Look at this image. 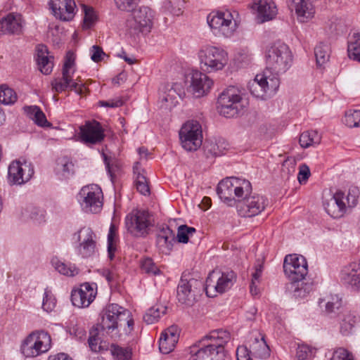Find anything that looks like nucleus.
Here are the masks:
<instances>
[{"label": "nucleus", "mask_w": 360, "mask_h": 360, "mask_svg": "<svg viewBox=\"0 0 360 360\" xmlns=\"http://www.w3.org/2000/svg\"><path fill=\"white\" fill-rule=\"evenodd\" d=\"M25 21L20 14L9 13L0 20V34H21Z\"/></svg>", "instance_id": "24"}, {"label": "nucleus", "mask_w": 360, "mask_h": 360, "mask_svg": "<svg viewBox=\"0 0 360 360\" xmlns=\"http://www.w3.org/2000/svg\"><path fill=\"white\" fill-rule=\"evenodd\" d=\"M25 112L32 119L36 124L40 127H47L50 124L47 121L45 114L39 107L37 105L26 106L24 108Z\"/></svg>", "instance_id": "38"}, {"label": "nucleus", "mask_w": 360, "mask_h": 360, "mask_svg": "<svg viewBox=\"0 0 360 360\" xmlns=\"http://www.w3.org/2000/svg\"><path fill=\"white\" fill-rule=\"evenodd\" d=\"M77 200L85 212L98 213L103 206V192L99 186L91 184L83 186L77 196Z\"/></svg>", "instance_id": "8"}, {"label": "nucleus", "mask_w": 360, "mask_h": 360, "mask_svg": "<svg viewBox=\"0 0 360 360\" xmlns=\"http://www.w3.org/2000/svg\"><path fill=\"white\" fill-rule=\"evenodd\" d=\"M30 218L38 223H41L44 219V211L38 207H31L30 210Z\"/></svg>", "instance_id": "63"}, {"label": "nucleus", "mask_w": 360, "mask_h": 360, "mask_svg": "<svg viewBox=\"0 0 360 360\" xmlns=\"http://www.w3.org/2000/svg\"><path fill=\"white\" fill-rule=\"evenodd\" d=\"M129 315V310L117 304H110L101 313V328L108 335H117L118 328L122 326V321L127 319Z\"/></svg>", "instance_id": "5"}, {"label": "nucleus", "mask_w": 360, "mask_h": 360, "mask_svg": "<svg viewBox=\"0 0 360 360\" xmlns=\"http://www.w3.org/2000/svg\"><path fill=\"white\" fill-rule=\"evenodd\" d=\"M288 289L295 298H304L312 291L313 284L311 282H306L305 280L290 281Z\"/></svg>", "instance_id": "34"}, {"label": "nucleus", "mask_w": 360, "mask_h": 360, "mask_svg": "<svg viewBox=\"0 0 360 360\" xmlns=\"http://www.w3.org/2000/svg\"><path fill=\"white\" fill-rule=\"evenodd\" d=\"M233 20V15L229 11H213L207 18V23L214 34L224 37H230L236 30V23Z\"/></svg>", "instance_id": "11"}, {"label": "nucleus", "mask_w": 360, "mask_h": 360, "mask_svg": "<svg viewBox=\"0 0 360 360\" xmlns=\"http://www.w3.org/2000/svg\"><path fill=\"white\" fill-rule=\"evenodd\" d=\"M134 174L135 176V186L137 191L143 195L150 194V188L148 180L143 173L141 172V165L136 162L133 167Z\"/></svg>", "instance_id": "36"}, {"label": "nucleus", "mask_w": 360, "mask_h": 360, "mask_svg": "<svg viewBox=\"0 0 360 360\" xmlns=\"http://www.w3.org/2000/svg\"><path fill=\"white\" fill-rule=\"evenodd\" d=\"M206 338L210 342L203 345H193L189 347L188 360H225L224 345L231 340V334L226 330H212Z\"/></svg>", "instance_id": "2"}, {"label": "nucleus", "mask_w": 360, "mask_h": 360, "mask_svg": "<svg viewBox=\"0 0 360 360\" xmlns=\"http://www.w3.org/2000/svg\"><path fill=\"white\" fill-rule=\"evenodd\" d=\"M258 17L262 22L272 20L277 14V8L272 0H258L255 3Z\"/></svg>", "instance_id": "30"}, {"label": "nucleus", "mask_w": 360, "mask_h": 360, "mask_svg": "<svg viewBox=\"0 0 360 360\" xmlns=\"http://www.w3.org/2000/svg\"><path fill=\"white\" fill-rule=\"evenodd\" d=\"M34 336V340L40 354L47 352L51 347V338L50 335L44 330H37L31 333Z\"/></svg>", "instance_id": "37"}, {"label": "nucleus", "mask_w": 360, "mask_h": 360, "mask_svg": "<svg viewBox=\"0 0 360 360\" xmlns=\"http://www.w3.org/2000/svg\"><path fill=\"white\" fill-rule=\"evenodd\" d=\"M310 176V170L307 165L303 164L300 167V171L297 175V179L300 184H305Z\"/></svg>", "instance_id": "64"}, {"label": "nucleus", "mask_w": 360, "mask_h": 360, "mask_svg": "<svg viewBox=\"0 0 360 360\" xmlns=\"http://www.w3.org/2000/svg\"><path fill=\"white\" fill-rule=\"evenodd\" d=\"M251 183L245 179L228 177L221 181L217 186V192L220 199L229 207L236 206V198L238 200L251 195Z\"/></svg>", "instance_id": "3"}, {"label": "nucleus", "mask_w": 360, "mask_h": 360, "mask_svg": "<svg viewBox=\"0 0 360 360\" xmlns=\"http://www.w3.org/2000/svg\"><path fill=\"white\" fill-rule=\"evenodd\" d=\"M82 10L84 13V27L89 28L91 27L96 20V15L93 8L86 5H82Z\"/></svg>", "instance_id": "56"}, {"label": "nucleus", "mask_w": 360, "mask_h": 360, "mask_svg": "<svg viewBox=\"0 0 360 360\" xmlns=\"http://www.w3.org/2000/svg\"><path fill=\"white\" fill-rule=\"evenodd\" d=\"M49 6L53 15L63 21L71 20L77 8L74 0H51Z\"/></svg>", "instance_id": "22"}, {"label": "nucleus", "mask_w": 360, "mask_h": 360, "mask_svg": "<svg viewBox=\"0 0 360 360\" xmlns=\"http://www.w3.org/2000/svg\"><path fill=\"white\" fill-rule=\"evenodd\" d=\"M166 312V307L161 305H155L147 310L143 315V321L147 324H153L157 322L161 315Z\"/></svg>", "instance_id": "43"}, {"label": "nucleus", "mask_w": 360, "mask_h": 360, "mask_svg": "<svg viewBox=\"0 0 360 360\" xmlns=\"http://www.w3.org/2000/svg\"><path fill=\"white\" fill-rule=\"evenodd\" d=\"M31 333L25 339L21 345V352L26 358L36 357L41 355L37 347L36 341Z\"/></svg>", "instance_id": "41"}, {"label": "nucleus", "mask_w": 360, "mask_h": 360, "mask_svg": "<svg viewBox=\"0 0 360 360\" xmlns=\"http://www.w3.org/2000/svg\"><path fill=\"white\" fill-rule=\"evenodd\" d=\"M253 352L259 358H266L269 356V349L262 338L260 341L255 339V343L252 347Z\"/></svg>", "instance_id": "53"}, {"label": "nucleus", "mask_w": 360, "mask_h": 360, "mask_svg": "<svg viewBox=\"0 0 360 360\" xmlns=\"http://www.w3.org/2000/svg\"><path fill=\"white\" fill-rule=\"evenodd\" d=\"M185 95L184 89L179 83H174L172 85L167 84L164 86L162 94L160 96L161 108L172 109L182 99Z\"/></svg>", "instance_id": "21"}, {"label": "nucleus", "mask_w": 360, "mask_h": 360, "mask_svg": "<svg viewBox=\"0 0 360 360\" xmlns=\"http://www.w3.org/2000/svg\"><path fill=\"white\" fill-rule=\"evenodd\" d=\"M184 2L181 0H169L165 2V7L173 15H180L182 13Z\"/></svg>", "instance_id": "57"}, {"label": "nucleus", "mask_w": 360, "mask_h": 360, "mask_svg": "<svg viewBox=\"0 0 360 360\" xmlns=\"http://www.w3.org/2000/svg\"><path fill=\"white\" fill-rule=\"evenodd\" d=\"M56 305V300L53 295L51 290L46 288L44 290L42 308L47 312L52 311Z\"/></svg>", "instance_id": "50"}, {"label": "nucleus", "mask_w": 360, "mask_h": 360, "mask_svg": "<svg viewBox=\"0 0 360 360\" xmlns=\"http://www.w3.org/2000/svg\"><path fill=\"white\" fill-rule=\"evenodd\" d=\"M149 214L145 210H136L127 215L125 226L127 231L136 237L143 236L148 233L150 225Z\"/></svg>", "instance_id": "17"}, {"label": "nucleus", "mask_w": 360, "mask_h": 360, "mask_svg": "<svg viewBox=\"0 0 360 360\" xmlns=\"http://www.w3.org/2000/svg\"><path fill=\"white\" fill-rule=\"evenodd\" d=\"M190 89L193 96L200 98L207 94L212 85L210 77L198 70H193L191 73Z\"/></svg>", "instance_id": "23"}, {"label": "nucleus", "mask_w": 360, "mask_h": 360, "mask_svg": "<svg viewBox=\"0 0 360 360\" xmlns=\"http://www.w3.org/2000/svg\"><path fill=\"white\" fill-rule=\"evenodd\" d=\"M181 146L187 151L197 150L202 143L201 124L196 120L186 122L179 131Z\"/></svg>", "instance_id": "10"}, {"label": "nucleus", "mask_w": 360, "mask_h": 360, "mask_svg": "<svg viewBox=\"0 0 360 360\" xmlns=\"http://www.w3.org/2000/svg\"><path fill=\"white\" fill-rule=\"evenodd\" d=\"M343 122L349 127H360V110H349L345 112Z\"/></svg>", "instance_id": "48"}, {"label": "nucleus", "mask_w": 360, "mask_h": 360, "mask_svg": "<svg viewBox=\"0 0 360 360\" xmlns=\"http://www.w3.org/2000/svg\"><path fill=\"white\" fill-rule=\"evenodd\" d=\"M72 77L73 75H71L62 74L61 78L55 79L51 82L53 89L57 92H62L70 89L75 91L76 94L82 95L83 94V86H79L78 82H73Z\"/></svg>", "instance_id": "28"}, {"label": "nucleus", "mask_w": 360, "mask_h": 360, "mask_svg": "<svg viewBox=\"0 0 360 360\" xmlns=\"http://www.w3.org/2000/svg\"><path fill=\"white\" fill-rule=\"evenodd\" d=\"M74 168L75 165L71 159L64 156L57 160L55 171L59 179H67L74 174Z\"/></svg>", "instance_id": "32"}, {"label": "nucleus", "mask_w": 360, "mask_h": 360, "mask_svg": "<svg viewBox=\"0 0 360 360\" xmlns=\"http://www.w3.org/2000/svg\"><path fill=\"white\" fill-rule=\"evenodd\" d=\"M72 240L78 243L76 252L81 257H92L98 252L97 237L90 227L79 229L72 235Z\"/></svg>", "instance_id": "9"}, {"label": "nucleus", "mask_w": 360, "mask_h": 360, "mask_svg": "<svg viewBox=\"0 0 360 360\" xmlns=\"http://www.w3.org/2000/svg\"><path fill=\"white\" fill-rule=\"evenodd\" d=\"M103 158V161L105 165V168L108 174L110 176L111 180L112 181L115 173L116 171L119 169V167L117 164H115V161H112L111 158L108 157L106 154L104 153L102 154Z\"/></svg>", "instance_id": "59"}, {"label": "nucleus", "mask_w": 360, "mask_h": 360, "mask_svg": "<svg viewBox=\"0 0 360 360\" xmlns=\"http://www.w3.org/2000/svg\"><path fill=\"white\" fill-rule=\"evenodd\" d=\"M268 205V200L264 195L252 193L245 199L240 200L236 209L242 217H253L261 214Z\"/></svg>", "instance_id": "13"}, {"label": "nucleus", "mask_w": 360, "mask_h": 360, "mask_svg": "<svg viewBox=\"0 0 360 360\" xmlns=\"http://www.w3.org/2000/svg\"><path fill=\"white\" fill-rule=\"evenodd\" d=\"M266 68L262 74H257L250 82L251 94L265 100L273 96L280 85L278 75L285 73L292 65V55L289 47L284 43L277 41L266 52Z\"/></svg>", "instance_id": "1"}, {"label": "nucleus", "mask_w": 360, "mask_h": 360, "mask_svg": "<svg viewBox=\"0 0 360 360\" xmlns=\"http://www.w3.org/2000/svg\"><path fill=\"white\" fill-rule=\"evenodd\" d=\"M250 352L246 346H238L236 349L237 360H252Z\"/></svg>", "instance_id": "62"}, {"label": "nucleus", "mask_w": 360, "mask_h": 360, "mask_svg": "<svg viewBox=\"0 0 360 360\" xmlns=\"http://www.w3.org/2000/svg\"><path fill=\"white\" fill-rule=\"evenodd\" d=\"M217 103L220 114L226 117L236 116L248 104L240 90L233 86H229L219 94Z\"/></svg>", "instance_id": "4"}, {"label": "nucleus", "mask_w": 360, "mask_h": 360, "mask_svg": "<svg viewBox=\"0 0 360 360\" xmlns=\"http://www.w3.org/2000/svg\"><path fill=\"white\" fill-rule=\"evenodd\" d=\"M88 343L91 350L94 352H99L103 349L97 329L90 331Z\"/></svg>", "instance_id": "51"}, {"label": "nucleus", "mask_w": 360, "mask_h": 360, "mask_svg": "<svg viewBox=\"0 0 360 360\" xmlns=\"http://www.w3.org/2000/svg\"><path fill=\"white\" fill-rule=\"evenodd\" d=\"M290 9L295 10L297 20L301 22H307L314 17V8L311 3L307 0H287Z\"/></svg>", "instance_id": "25"}, {"label": "nucleus", "mask_w": 360, "mask_h": 360, "mask_svg": "<svg viewBox=\"0 0 360 360\" xmlns=\"http://www.w3.org/2000/svg\"><path fill=\"white\" fill-rule=\"evenodd\" d=\"M316 349L307 345H299L296 349L297 360H311L316 354Z\"/></svg>", "instance_id": "49"}, {"label": "nucleus", "mask_w": 360, "mask_h": 360, "mask_svg": "<svg viewBox=\"0 0 360 360\" xmlns=\"http://www.w3.org/2000/svg\"><path fill=\"white\" fill-rule=\"evenodd\" d=\"M18 99L15 91L6 84L0 85V102L4 105H13Z\"/></svg>", "instance_id": "44"}, {"label": "nucleus", "mask_w": 360, "mask_h": 360, "mask_svg": "<svg viewBox=\"0 0 360 360\" xmlns=\"http://www.w3.org/2000/svg\"><path fill=\"white\" fill-rule=\"evenodd\" d=\"M314 55L318 65L325 64L330 57V47L324 43L319 44L314 49Z\"/></svg>", "instance_id": "45"}, {"label": "nucleus", "mask_w": 360, "mask_h": 360, "mask_svg": "<svg viewBox=\"0 0 360 360\" xmlns=\"http://www.w3.org/2000/svg\"><path fill=\"white\" fill-rule=\"evenodd\" d=\"M110 352L116 360H131V349L129 347H122L117 345H112Z\"/></svg>", "instance_id": "47"}, {"label": "nucleus", "mask_w": 360, "mask_h": 360, "mask_svg": "<svg viewBox=\"0 0 360 360\" xmlns=\"http://www.w3.org/2000/svg\"><path fill=\"white\" fill-rule=\"evenodd\" d=\"M319 305L324 314H335L342 306V299L338 295H330L319 299Z\"/></svg>", "instance_id": "33"}, {"label": "nucleus", "mask_w": 360, "mask_h": 360, "mask_svg": "<svg viewBox=\"0 0 360 360\" xmlns=\"http://www.w3.org/2000/svg\"><path fill=\"white\" fill-rule=\"evenodd\" d=\"M356 189H349L347 197L342 191H337L326 208L327 212L334 218L343 216L346 210V204L348 207H354L357 202Z\"/></svg>", "instance_id": "14"}, {"label": "nucleus", "mask_w": 360, "mask_h": 360, "mask_svg": "<svg viewBox=\"0 0 360 360\" xmlns=\"http://www.w3.org/2000/svg\"><path fill=\"white\" fill-rule=\"evenodd\" d=\"M343 280L356 290L360 289V262L349 265L345 271Z\"/></svg>", "instance_id": "35"}, {"label": "nucleus", "mask_w": 360, "mask_h": 360, "mask_svg": "<svg viewBox=\"0 0 360 360\" xmlns=\"http://www.w3.org/2000/svg\"><path fill=\"white\" fill-rule=\"evenodd\" d=\"M51 263L53 267L60 274L74 276L79 273V269L75 264H65L57 257H53Z\"/></svg>", "instance_id": "39"}, {"label": "nucleus", "mask_w": 360, "mask_h": 360, "mask_svg": "<svg viewBox=\"0 0 360 360\" xmlns=\"http://www.w3.org/2000/svg\"><path fill=\"white\" fill-rule=\"evenodd\" d=\"M179 340V335L175 327H170L165 330L159 340V349L163 354H169L174 350Z\"/></svg>", "instance_id": "27"}, {"label": "nucleus", "mask_w": 360, "mask_h": 360, "mask_svg": "<svg viewBox=\"0 0 360 360\" xmlns=\"http://www.w3.org/2000/svg\"><path fill=\"white\" fill-rule=\"evenodd\" d=\"M97 294V285L95 283H84L78 289L73 290L71 300L74 306L87 307L94 300Z\"/></svg>", "instance_id": "19"}, {"label": "nucleus", "mask_w": 360, "mask_h": 360, "mask_svg": "<svg viewBox=\"0 0 360 360\" xmlns=\"http://www.w3.org/2000/svg\"><path fill=\"white\" fill-rule=\"evenodd\" d=\"M348 56L350 59L360 62V34L354 32L347 46Z\"/></svg>", "instance_id": "40"}, {"label": "nucleus", "mask_w": 360, "mask_h": 360, "mask_svg": "<svg viewBox=\"0 0 360 360\" xmlns=\"http://www.w3.org/2000/svg\"><path fill=\"white\" fill-rule=\"evenodd\" d=\"M357 320V317L351 313L347 314L345 316L341 323V331L344 334L349 333L352 329L354 323Z\"/></svg>", "instance_id": "58"}, {"label": "nucleus", "mask_w": 360, "mask_h": 360, "mask_svg": "<svg viewBox=\"0 0 360 360\" xmlns=\"http://www.w3.org/2000/svg\"><path fill=\"white\" fill-rule=\"evenodd\" d=\"M202 282L195 278H186L183 275L179 281L176 289V297L179 302L188 306L192 305L196 294L200 292Z\"/></svg>", "instance_id": "16"}, {"label": "nucleus", "mask_w": 360, "mask_h": 360, "mask_svg": "<svg viewBox=\"0 0 360 360\" xmlns=\"http://www.w3.org/2000/svg\"><path fill=\"white\" fill-rule=\"evenodd\" d=\"M117 242V227L111 224L108 234V253L110 259L114 257V253L116 250Z\"/></svg>", "instance_id": "46"}, {"label": "nucleus", "mask_w": 360, "mask_h": 360, "mask_svg": "<svg viewBox=\"0 0 360 360\" xmlns=\"http://www.w3.org/2000/svg\"><path fill=\"white\" fill-rule=\"evenodd\" d=\"M330 360H354V358L345 349L338 348L333 352Z\"/></svg>", "instance_id": "60"}, {"label": "nucleus", "mask_w": 360, "mask_h": 360, "mask_svg": "<svg viewBox=\"0 0 360 360\" xmlns=\"http://www.w3.org/2000/svg\"><path fill=\"white\" fill-rule=\"evenodd\" d=\"M201 68L207 72L221 70L228 63V54L222 49L204 46L198 52Z\"/></svg>", "instance_id": "6"}, {"label": "nucleus", "mask_w": 360, "mask_h": 360, "mask_svg": "<svg viewBox=\"0 0 360 360\" xmlns=\"http://www.w3.org/2000/svg\"><path fill=\"white\" fill-rule=\"evenodd\" d=\"M153 14L147 6H141L133 11L132 18L127 20V27L134 33H148L153 27Z\"/></svg>", "instance_id": "15"}, {"label": "nucleus", "mask_w": 360, "mask_h": 360, "mask_svg": "<svg viewBox=\"0 0 360 360\" xmlns=\"http://www.w3.org/2000/svg\"><path fill=\"white\" fill-rule=\"evenodd\" d=\"M53 58L49 56L48 49L43 44L37 47L36 60L39 70L44 75H49L53 68Z\"/></svg>", "instance_id": "29"}, {"label": "nucleus", "mask_w": 360, "mask_h": 360, "mask_svg": "<svg viewBox=\"0 0 360 360\" xmlns=\"http://www.w3.org/2000/svg\"><path fill=\"white\" fill-rule=\"evenodd\" d=\"M228 148V142L221 138L214 141H206L204 144L205 153L207 157L222 155Z\"/></svg>", "instance_id": "31"}, {"label": "nucleus", "mask_w": 360, "mask_h": 360, "mask_svg": "<svg viewBox=\"0 0 360 360\" xmlns=\"http://www.w3.org/2000/svg\"><path fill=\"white\" fill-rule=\"evenodd\" d=\"M321 139L320 134L316 131H306L301 134L299 142L302 148H307L319 144Z\"/></svg>", "instance_id": "42"}, {"label": "nucleus", "mask_w": 360, "mask_h": 360, "mask_svg": "<svg viewBox=\"0 0 360 360\" xmlns=\"http://www.w3.org/2000/svg\"><path fill=\"white\" fill-rule=\"evenodd\" d=\"M283 271L290 281L306 280L308 274L307 262L302 255H288L283 261Z\"/></svg>", "instance_id": "12"}, {"label": "nucleus", "mask_w": 360, "mask_h": 360, "mask_svg": "<svg viewBox=\"0 0 360 360\" xmlns=\"http://www.w3.org/2000/svg\"><path fill=\"white\" fill-rule=\"evenodd\" d=\"M137 0H115L118 9L124 11H131L134 9Z\"/></svg>", "instance_id": "61"}, {"label": "nucleus", "mask_w": 360, "mask_h": 360, "mask_svg": "<svg viewBox=\"0 0 360 360\" xmlns=\"http://www.w3.org/2000/svg\"><path fill=\"white\" fill-rule=\"evenodd\" d=\"M75 56L73 52L68 51L66 54L65 62L63 64V67L62 69V74L65 75H73L75 71Z\"/></svg>", "instance_id": "52"}, {"label": "nucleus", "mask_w": 360, "mask_h": 360, "mask_svg": "<svg viewBox=\"0 0 360 360\" xmlns=\"http://www.w3.org/2000/svg\"><path fill=\"white\" fill-rule=\"evenodd\" d=\"M236 275L233 271L221 272L214 270L206 279L205 290L207 297H214L217 293H223L236 282Z\"/></svg>", "instance_id": "7"}, {"label": "nucleus", "mask_w": 360, "mask_h": 360, "mask_svg": "<svg viewBox=\"0 0 360 360\" xmlns=\"http://www.w3.org/2000/svg\"><path fill=\"white\" fill-rule=\"evenodd\" d=\"M175 242L174 232L168 226L162 228L157 233L156 245L163 254L169 255Z\"/></svg>", "instance_id": "26"}, {"label": "nucleus", "mask_w": 360, "mask_h": 360, "mask_svg": "<svg viewBox=\"0 0 360 360\" xmlns=\"http://www.w3.org/2000/svg\"><path fill=\"white\" fill-rule=\"evenodd\" d=\"M34 173L31 163L15 160L8 169V181L11 185H22L29 181Z\"/></svg>", "instance_id": "18"}, {"label": "nucleus", "mask_w": 360, "mask_h": 360, "mask_svg": "<svg viewBox=\"0 0 360 360\" xmlns=\"http://www.w3.org/2000/svg\"><path fill=\"white\" fill-rule=\"evenodd\" d=\"M81 141L86 144H96L105 137L101 124L96 121H89L79 127Z\"/></svg>", "instance_id": "20"}, {"label": "nucleus", "mask_w": 360, "mask_h": 360, "mask_svg": "<svg viewBox=\"0 0 360 360\" xmlns=\"http://www.w3.org/2000/svg\"><path fill=\"white\" fill-rule=\"evenodd\" d=\"M195 232V229L188 227L186 225H181L179 227L176 238L179 243H187L189 236H191Z\"/></svg>", "instance_id": "54"}, {"label": "nucleus", "mask_w": 360, "mask_h": 360, "mask_svg": "<svg viewBox=\"0 0 360 360\" xmlns=\"http://www.w3.org/2000/svg\"><path fill=\"white\" fill-rule=\"evenodd\" d=\"M141 269L143 272L150 275L155 276L160 274V269L150 258H146L142 260Z\"/></svg>", "instance_id": "55"}]
</instances>
